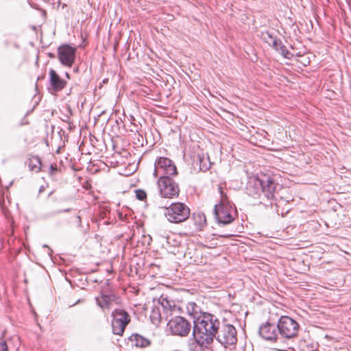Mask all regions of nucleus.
I'll return each mask as SVG.
<instances>
[{
    "mask_svg": "<svg viewBox=\"0 0 351 351\" xmlns=\"http://www.w3.org/2000/svg\"><path fill=\"white\" fill-rule=\"evenodd\" d=\"M221 321L216 315L204 313L194 321L193 337L201 346L208 347L216 337Z\"/></svg>",
    "mask_w": 351,
    "mask_h": 351,
    "instance_id": "obj_1",
    "label": "nucleus"
},
{
    "mask_svg": "<svg viewBox=\"0 0 351 351\" xmlns=\"http://www.w3.org/2000/svg\"><path fill=\"white\" fill-rule=\"evenodd\" d=\"M221 194V200L214 208V213L219 223L228 224L233 221L236 215L235 210L230 204L227 195L222 191V187H219Z\"/></svg>",
    "mask_w": 351,
    "mask_h": 351,
    "instance_id": "obj_2",
    "label": "nucleus"
},
{
    "mask_svg": "<svg viewBox=\"0 0 351 351\" xmlns=\"http://www.w3.org/2000/svg\"><path fill=\"white\" fill-rule=\"evenodd\" d=\"M216 340L224 348H231L237 342V332L235 327L223 320L219 327Z\"/></svg>",
    "mask_w": 351,
    "mask_h": 351,
    "instance_id": "obj_3",
    "label": "nucleus"
},
{
    "mask_svg": "<svg viewBox=\"0 0 351 351\" xmlns=\"http://www.w3.org/2000/svg\"><path fill=\"white\" fill-rule=\"evenodd\" d=\"M165 216L171 223H181L189 217L190 209L184 203H172L165 208Z\"/></svg>",
    "mask_w": 351,
    "mask_h": 351,
    "instance_id": "obj_4",
    "label": "nucleus"
},
{
    "mask_svg": "<svg viewBox=\"0 0 351 351\" xmlns=\"http://www.w3.org/2000/svg\"><path fill=\"white\" fill-rule=\"evenodd\" d=\"M157 185L161 197L172 199L179 195V186L172 177L162 176L158 178Z\"/></svg>",
    "mask_w": 351,
    "mask_h": 351,
    "instance_id": "obj_5",
    "label": "nucleus"
},
{
    "mask_svg": "<svg viewBox=\"0 0 351 351\" xmlns=\"http://www.w3.org/2000/svg\"><path fill=\"white\" fill-rule=\"evenodd\" d=\"M280 335L285 339H292L298 335L299 331L298 323L289 316H282L277 324Z\"/></svg>",
    "mask_w": 351,
    "mask_h": 351,
    "instance_id": "obj_6",
    "label": "nucleus"
},
{
    "mask_svg": "<svg viewBox=\"0 0 351 351\" xmlns=\"http://www.w3.org/2000/svg\"><path fill=\"white\" fill-rule=\"evenodd\" d=\"M191 330V323L183 317L176 316L167 323V330L172 335L187 337Z\"/></svg>",
    "mask_w": 351,
    "mask_h": 351,
    "instance_id": "obj_7",
    "label": "nucleus"
},
{
    "mask_svg": "<svg viewBox=\"0 0 351 351\" xmlns=\"http://www.w3.org/2000/svg\"><path fill=\"white\" fill-rule=\"evenodd\" d=\"M178 174L173 162L167 158L160 157L154 164V176L158 178L162 176L172 177Z\"/></svg>",
    "mask_w": 351,
    "mask_h": 351,
    "instance_id": "obj_8",
    "label": "nucleus"
},
{
    "mask_svg": "<svg viewBox=\"0 0 351 351\" xmlns=\"http://www.w3.org/2000/svg\"><path fill=\"white\" fill-rule=\"evenodd\" d=\"M112 329L114 335H122L130 322L128 313L122 309H115L112 313Z\"/></svg>",
    "mask_w": 351,
    "mask_h": 351,
    "instance_id": "obj_9",
    "label": "nucleus"
},
{
    "mask_svg": "<svg viewBox=\"0 0 351 351\" xmlns=\"http://www.w3.org/2000/svg\"><path fill=\"white\" fill-rule=\"evenodd\" d=\"M252 185L258 189L261 188V192L267 199H271L274 197L276 184L269 176L263 175L261 178H254Z\"/></svg>",
    "mask_w": 351,
    "mask_h": 351,
    "instance_id": "obj_10",
    "label": "nucleus"
},
{
    "mask_svg": "<svg viewBox=\"0 0 351 351\" xmlns=\"http://www.w3.org/2000/svg\"><path fill=\"white\" fill-rule=\"evenodd\" d=\"M58 58L62 65L71 67L75 60V49L69 45H61L58 49Z\"/></svg>",
    "mask_w": 351,
    "mask_h": 351,
    "instance_id": "obj_11",
    "label": "nucleus"
},
{
    "mask_svg": "<svg viewBox=\"0 0 351 351\" xmlns=\"http://www.w3.org/2000/svg\"><path fill=\"white\" fill-rule=\"evenodd\" d=\"M95 300L97 304L103 310H108L114 304H119L121 302L120 298L115 294H107L103 292L101 293L100 296L95 298Z\"/></svg>",
    "mask_w": 351,
    "mask_h": 351,
    "instance_id": "obj_12",
    "label": "nucleus"
},
{
    "mask_svg": "<svg viewBox=\"0 0 351 351\" xmlns=\"http://www.w3.org/2000/svg\"><path fill=\"white\" fill-rule=\"evenodd\" d=\"M49 90L51 93L59 92L62 90L66 85L67 82L64 79L61 78L60 75L53 69H50L49 72Z\"/></svg>",
    "mask_w": 351,
    "mask_h": 351,
    "instance_id": "obj_13",
    "label": "nucleus"
},
{
    "mask_svg": "<svg viewBox=\"0 0 351 351\" xmlns=\"http://www.w3.org/2000/svg\"><path fill=\"white\" fill-rule=\"evenodd\" d=\"M278 332L277 326L268 322L263 324L259 328L260 335L268 341H276Z\"/></svg>",
    "mask_w": 351,
    "mask_h": 351,
    "instance_id": "obj_14",
    "label": "nucleus"
},
{
    "mask_svg": "<svg viewBox=\"0 0 351 351\" xmlns=\"http://www.w3.org/2000/svg\"><path fill=\"white\" fill-rule=\"evenodd\" d=\"M130 340L136 347L145 348L149 345V341L146 338L138 335H132Z\"/></svg>",
    "mask_w": 351,
    "mask_h": 351,
    "instance_id": "obj_15",
    "label": "nucleus"
},
{
    "mask_svg": "<svg viewBox=\"0 0 351 351\" xmlns=\"http://www.w3.org/2000/svg\"><path fill=\"white\" fill-rule=\"evenodd\" d=\"M28 166L32 171L38 173L41 169V161L38 156H32L29 159Z\"/></svg>",
    "mask_w": 351,
    "mask_h": 351,
    "instance_id": "obj_16",
    "label": "nucleus"
},
{
    "mask_svg": "<svg viewBox=\"0 0 351 351\" xmlns=\"http://www.w3.org/2000/svg\"><path fill=\"white\" fill-rule=\"evenodd\" d=\"M254 181V178L250 180L248 182L247 190L250 195L252 197H256L261 195V188H257L254 186L252 185V183Z\"/></svg>",
    "mask_w": 351,
    "mask_h": 351,
    "instance_id": "obj_17",
    "label": "nucleus"
},
{
    "mask_svg": "<svg viewBox=\"0 0 351 351\" xmlns=\"http://www.w3.org/2000/svg\"><path fill=\"white\" fill-rule=\"evenodd\" d=\"M195 224L199 228H202L206 223V217L203 213L195 215Z\"/></svg>",
    "mask_w": 351,
    "mask_h": 351,
    "instance_id": "obj_18",
    "label": "nucleus"
},
{
    "mask_svg": "<svg viewBox=\"0 0 351 351\" xmlns=\"http://www.w3.org/2000/svg\"><path fill=\"white\" fill-rule=\"evenodd\" d=\"M136 197L138 200H145L147 198V193L143 189H136L135 191Z\"/></svg>",
    "mask_w": 351,
    "mask_h": 351,
    "instance_id": "obj_19",
    "label": "nucleus"
},
{
    "mask_svg": "<svg viewBox=\"0 0 351 351\" xmlns=\"http://www.w3.org/2000/svg\"><path fill=\"white\" fill-rule=\"evenodd\" d=\"M201 345L196 341L190 343L189 346V351H201Z\"/></svg>",
    "mask_w": 351,
    "mask_h": 351,
    "instance_id": "obj_20",
    "label": "nucleus"
},
{
    "mask_svg": "<svg viewBox=\"0 0 351 351\" xmlns=\"http://www.w3.org/2000/svg\"><path fill=\"white\" fill-rule=\"evenodd\" d=\"M58 171L57 165L56 164H52L50 165L49 173L51 176H55L56 173Z\"/></svg>",
    "mask_w": 351,
    "mask_h": 351,
    "instance_id": "obj_21",
    "label": "nucleus"
},
{
    "mask_svg": "<svg viewBox=\"0 0 351 351\" xmlns=\"http://www.w3.org/2000/svg\"><path fill=\"white\" fill-rule=\"evenodd\" d=\"M0 351H8L7 343L3 339H0Z\"/></svg>",
    "mask_w": 351,
    "mask_h": 351,
    "instance_id": "obj_22",
    "label": "nucleus"
},
{
    "mask_svg": "<svg viewBox=\"0 0 351 351\" xmlns=\"http://www.w3.org/2000/svg\"><path fill=\"white\" fill-rule=\"evenodd\" d=\"M161 304L162 306L164 307V308H167V306H171L170 304H169V302L167 299L165 298H162L161 299Z\"/></svg>",
    "mask_w": 351,
    "mask_h": 351,
    "instance_id": "obj_23",
    "label": "nucleus"
},
{
    "mask_svg": "<svg viewBox=\"0 0 351 351\" xmlns=\"http://www.w3.org/2000/svg\"><path fill=\"white\" fill-rule=\"evenodd\" d=\"M70 210H71V209H70V208H66V209H64V210H57V211H56V212H55V214H58V213H62V212L68 213V212H69Z\"/></svg>",
    "mask_w": 351,
    "mask_h": 351,
    "instance_id": "obj_24",
    "label": "nucleus"
},
{
    "mask_svg": "<svg viewBox=\"0 0 351 351\" xmlns=\"http://www.w3.org/2000/svg\"><path fill=\"white\" fill-rule=\"evenodd\" d=\"M271 40H272V42H273V45L274 47H277L278 46V41L276 39H274L273 38H271Z\"/></svg>",
    "mask_w": 351,
    "mask_h": 351,
    "instance_id": "obj_25",
    "label": "nucleus"
},
{
    "mask_svg": "<svg viewBox=\"0 0 351 351\" xmlns=\"http://www.w3.org/2000/svg\"><path fill=\"white\" fill-rule=\"evenodd\" d=\"M65 75H66V77L67 78H69V79L70 78L69 74L68 73H65Z\"/></svg>",
    "mask_w": 351,
    "mask_h": 351,
    "instance_id": "obj_26",
    "label": "nucleus"
}]
</instances>
